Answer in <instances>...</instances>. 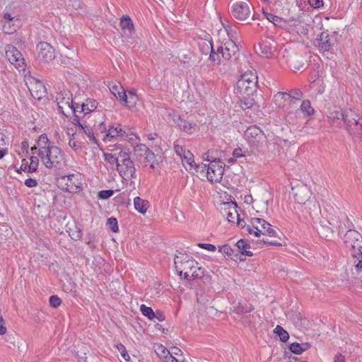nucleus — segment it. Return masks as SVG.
Wrapping results in <instances>:
<instances>
[{"label": "nucleus", "mask_w": 362, "mask_h": 362, "mask_svg": "<svg viewBox=\"0 0 362 362\" xmlns=\"http://www.w3.org/2000/svg\"><path fill=\"white\" fill-rule=\"evenodd\" d=\"M56 102L59 112L65 117L74 115L73 124L78 126V133L85 134L90 140V127L86 125L80 116L77 115L78 106H75L72 98V93L69 90L64 89L57 93Z\"/></svg>", "instance_id": "1"}, {"label": "nucleus", "mask_w": 362, "mask_h": 362, "mask_svg": "<svg viewBox=\"0 0 362 362\" xmlns=\"http://www.w3.org/2000/svg\"><path fill=\"white\" fill-rule=\"evenodd\" d=\"M174 263L177 274L187 281L199 279L204 276V269L192 257L179 252L175 255Z\"/></svg>", "instance_id": "2"}, {"label": "nucleus", "mask_w": 362, "mask_h": 362, "mask_svg": "<svg viewBox=\"0 0 362 362\" xmlns=\"http://www.w3.org/2000/svg\"><path fill=\"white\" fill-rule=\"evenodd\" d=\"M117 170L122 179L127 181L136 177L135 165L130 158L129 149L122 148Z\"/></svg>", "instance_id": "3"}, {"label": "nucleus", "mask_w": 362, "mask_h": 362, "mask_svg": "<svg viewBox=\"0 0 362 362\" xmlns=\"http://www.w3.org/2000/svg\"><path fill=\"white\" fill-rule=\"evenodd\" d=\"M342 119L350 134L362 137V117L354 110H344Z\"/></svg>", "instance_id": "4"}, {"label": "nucleus", "mask_w": 362, "mask_h": 362, "mask_svg": "<svg viewBox=\"0 0 362 362\" xmlns=\"http://www.w3.org/2000/svg\"><path fill=\"white\" fill-rule=\"evenodd\" d=\"M344 243L346 249L349 250L351 258H359L362 253V235L354 228L346 230L344 235Z\"/></svg>", "instance_id": "5"}, {"label": "nucleus", "mask_w": 362, "mask_h": 362, "mask_svg": "<svg viewBox=\"0 0 362 362\" xmlns=\"http://www.w3.org/2000/svg\"><path fill=\"white\" fill-rule=\"evenodd\" d=\"M340 222L336 215L329 213L327 218H320L318 223L316 224V230L320 237L329 239L334 236L335 233L334 228Z\"/></svg>", "instance_id": "6"}, {"label": "nucleus", "mask_w": 362, "mask_h": 362, "mask_svg": "<svg viewBox=\"0 0 362 362\" xmlns=\"http://www.w3.org/2000/svg\"><path fill=\"white\" fill-rule=\"evenodd\" d=\"M257 76L252 72H245L236 83L237 92L243 95H252L257 90Z\"/></svg>", "instance_id": "7"}, {"label": "nucleus", "mask_w": 362, "mask_h": 362, "mask_svg": "<svg viewBox=\"0 0 362 362\" xmlns=\"http://www.w3.org/2000/svg\"><path fill=\"white\" fill-rule=\"evenodd\" d=\"M47 168H61L64 163V154L60 148L54 146L40 157Z\"/></svg>", "instance_id": "8"}, {"label": "nucleus", "mask_w": 362, "mask_h": 362, "mask_svg": "<svg viewBox=\"0 0 362 362\" xmlns=\"http://www.w3.org/2000/svg\"><path fill=\"white\" fill-rule=\"evenodd\" d=\"M226 164L220 159L211 160V163L204 164L201 166L203 169L207 167L206 176L209 181L211 182H219L223 177Z\"/></svg>", "instance_id": "9"}, {"label": "nucleus", "mask_w": 362, "mask_h": 362, "mask_svg": "<svg viewBox=\"0 0 362 362\" xmlns=\"http://www.w3.org/2000/svg\"><path fill=\"white\" fill-rule=\"evenodd\" d=\"M245 137L250 146L259 148L263 146L267 138L263 131L257 125H251L245 132Z\"/></svg>", "instance_id": "10"}, {"label": "nucleus", "mask_w": 362, "mask_h": 362, "mask_svg": "<svg viewBox=\"0 0 362 362\" xmlns=\"http://www.w3.org/2000/svg\"><path fill=\"white\" fill-rule=\"evenodd\" d=\"M230 12L233 18L244 21L251 14L250 4L247 1H237L232 4Z\"/></svg>", "instance_id": "11"}, {"label": "nucleus", "mask_w": 362, "mask_h": 362, "mask_svg": "<svg viewBox=\"0 0 362 362\" xmlns=\"http://www.w3.org/2000/svg\"><path fill=\"white\" fill-rule=\"evenodd\" d=\"M58 187L71 193H76L80 188L78 176L71 174L62 176L57 180Z\"/></svg>", "instance_id": "12"}, {"label": "nucleus", "mask_w": 362, "mask_h": 362, "mask_svg": "<svg viewBox=\"0 0 362 362\" xmlns=\"http://www.w3.org/2000/svg\"><path fill=\"white\" fill-rule=\"evenodd\" d=\"M6 57L17 69L23 68L24 59L20 51L14 46L8 45L5 47Z\"/></svg>", "instance_id": "13"}, {"label": "nucleus", "mask_w": 362, "mask_h": 362, "mask_svg": "<svg viewBox=\"0 0 362 362\" xmlns=\"http://www.w3.org/2000/svg\"><path fill=\"white\" fill-rule=\"evenodd\" d=\"M37 57L39 60L49 62L54 59V49L52 46L46 42H40L37 45Z\"/></svg>", "instance_id": "14"}, {"label": "nucleus", "mask_w": 362, "mask_h": 362, "mask_svg": "<svg viewBox=\"0 0 362 362\" xmlns=\"http://www.w3.org/2000/svg\"><path fill=\"white\" fill-rule=\"evenodd\" d=\"M274 42V41L272 38H267L262 40L257 46L255 47V52L262 57H272L275 51Z\"/></svg>", "instance_id": "15"}, {"label": "nucleus", "mask_w": 362, "mask_h": 362, "mask_svg": "<svg viewBox=\"0 0 362 362\" xmlns=\"http://www.w3.org/2000/svg\"><path fill=\"white\" fill-rule=\"evenodd\" d=\"M293 194L296 202L305 204L310 200L311 192L305 185H297L292 187Z\"/></svg>", "instance_id": "16"}, {"label": "nucleus", "mask_w": 362, "mask_h": 362, "mask_svg": "<svg viewBox=\"0 0 362 362\" xmlns=\"http://www.w3.org/2000/svg\"><path fill=\"white\" fill-rule=\"evenodd\" d=\"M237 207L238 206L235 202H224L222 204L221 208V214L226 217L229 223H235L240 216Z\"/></svg>", "instance_id": "17"}, {"label": "nucleus", "mask_w": 362, "mask_h": 362, "mask_svg": "<svg viewBox=\"0 0 362 362\" xmlns=\"http://www.w3.org/2000/svg\"><path fill=\"white\" fill-rule=\"evenodd\" d=\"M54 146L51 144L50 141L49 140L47 134H41L37 141V146H34L31 148V151L34 154L36 153L37 150V155L39 157L43 156L49 149L53 148Z\"/></svg>", "instance_id": "18"}, {"label": "nucleus", "mask_w": 362, "mask_h": 362, "mask_svg": "<svg viewBox=\"0 0 362 362\" xmlns=\"http://www.w3.org/2000/svg\"><path fill=\"white\" fill-rule=\"evenodd\" d=\"M334 215H336L337 218L340 220V222L338 223L334 228L338 235H340L344 230H352L354 227L352 222L349 220L348 217L344 214L337 210L334 211Z\"/></svg>", "instance_id": "19"}, {"label": "nucleus", "mask_w": 362, "mask_h": 362, "mask_svg": "<svg viewBox=\"0 0 362 362\" xmlns=\"http://www.w3.org/2000/svg\"><path fill=\"white\" fill-rule=\"evenodd\" d=\"M332 37L327 33L322 32L317 37L315 45L321 52L329 51L334 45Z\"/></svg>", "instance_id": "20"}, {"label": "nucleus", "mask_w": 362, "mask_h": 362, "mask_svg": "<svg viewBox=\"0 0 362 362\" xmlns=\"http://www.w3.org/2000/svg\"><path fill=\"white\" fill-rule=\"evenodd\" d=\"M126 135V132L120 127V124H118L115 127H110L107 129V132L103 135V140L104 141H112L119 137H123Z\"/></svg>", "instance_id": "21"}, {"label": "nucleus", "mask_w": 362, "mask_h": 362, "mask_svg": "<svg viewBox=\"0 0 362 362\" xmlns=\"http://www.w3.org/2000/svg\"><path fill=\"white\" fill-rule=\"evenodd\" d=\"M358 254L359 258L354 257L350 259V264L352 266L351 272L353 278L362 281V253Z\"/></svg>", "instance_id": "22"}, {"label": "nucleus", "mask_w": 362, "mask_h": 362, "mask_svg": "<svg viewBox=\"0 0 362 362\" xmlns=\"http://www.w3.org/2000/svg\"><path fill=\"white\" fill-rule=\"evenodd\" d=\"M251 225L255 235L259 237L261 234H263L264 230H266L268 226H270V223L263 218H252L251 219Z\"/></svg>", "instance_id": "23"}, {"label": "nucleus", "mask_w": 362, "mask_h": 362, "mask_svg": "<svg viewBox=\"0 0 362 362\" xmlns=\"http://www.w3.org/2000/svg\"><path fill=\"white\" fill-rule=\"evenodd\" d=\"M110 92L120 101L127 102V93L120 83H110L108 85Z\"/></svg>", "instance_id": "24"}, {"label": "nucleus", "mask_w": 362, "mask_h": 362, "mask_svg": "<svg viewBox=\"0 0 362 362\" xmlns=\"http://www.w3.org/2000/svg\"><path fill=\"white\" fill-rule=\"evenodd\" d=\"M304 211L306 214H308L310 218L314 221L320 214V206L316 201L310 200L305 204Z\"/></svg>", "instance_id": "25"}, {"label": "nucleus", "mask_w": 362, "mask_h": 362, "mask_svg": "<svg viewBox=\"0 0 362 362\" xmlns=\"http://www.w3.org/2000/svg\"><path fill=\"white\" fill-rule=\"evenodd\" d=\"M95 115H98V121L95 119V123H98V126H95V134L96 136L99 137L105 134L107 132L106 125L105 124V114L104 112H95Z\"/></svg>", "instance_id": "26"}, {"label": "nucleus", "mask_w": 362, "mask_h": 362, "mask_svg": "<svg viewBox=\"0 0 362 362\" xmlns=\"http://www.w3.org/2000/svg\"><path fill=\"white\" fill-rule=\"evenodd\" d=\"M239 51L236 44L230 40L225 43V50L222 53V58L226 60H230L232 57L235 56Z\"/></svg>", "instance_id": "27"}, {"label": "nucleus", "mask_w": 362, "mask_h": 362, "mask_svg": "<svg viewBox=\"0 0 362 362\" xmlns=\"http://www.w3.org/2000/svg\"><path fill=\"white\" fill-rule=\"evenodd\" d=\"M120 27L127 37H131L134 28L132 19L128 16H123L120 21Z\"/></svg>", "instance_id": "28"}, {"label": "nucleus", "mask_w": 362, "mask_h": 362, "mask_svg": "<svg viewBox=\"0 0 362 362\" xmlns=\"http://www.w3.org/2000/svg\"><path fill=\"white\" fill-rule=\"evenodd\" d=\"M274 99L275 103L279 106H284L286 101H289L291 103H296V98L285 92H278L274 95Z\"/></svg>", "instance_id": "29"}, {"label": "nucleus", "mask_w": 362, "mask_h": 362, "mask_svg": "<svg viewBox=\"0 0 362 362\" xmlns=\"http://www.w3.org/2000/svg\"><path fill=\"white\" fill-rule=\"evenodd\" d=\"M175 123L182 132L189 134L194 132L196 127L195 123L183 119L180 117L175 120Z\"/></svg>", "instance_id": "30"}, {"label": "nucleus", "mask_w": 362, "mask_h": 362, "mask_svg": "<svg viewBox=\"0 0 362 362\" xmlns=\"http://www.w3.org/2000/svg\"><path fill=\"white\" fill-rule=\"evenodd\" d=\"M287 139H284L281 137H276L272 141H269L267 144V148L269 151L273 153L274 155L280 153L281 144L286 143Z\"/></svg>", "instance_id": "31"}, {"label": "nucleus", "mask_w": 362, "mask_h": 362, "mask_svg": "<svg viewBox=\"0 0 362 362\" xmlns=\"http://www.w3.org/2000/svg\"><path fill=\"white\" fill-rule=\"evenodd\" d=\"M344 110L342 111L339 107L334 105L332 107H329L327 112V118L331 124H333L336 119H342Z\"/></svg>", "instance_id": "32"}, {"label": "nucleus", "mask_w": 362, "mask_h": 362, "mask_svg": "<svg viewBox=\"0 0 362 362\" xmlns=\"http://www.w3.org/2000/svg\"><path fill=\"white\" fill-rule=\"evenodd\" d=\"M235 246L238 248V252L241 255L247 257H252L253 255V253L249 250L250 248V244H248L245 240H239L236 243Z\"/></svg>", "instance_id": "33"}, {"label": "nucleus", "mask_w": 362, "mask_h": 362, "mask_svg": "<svg viewBox=\"0 0 362 362\" xmlns=\"http://www.w3.org/2000/svg\"><path fill=\"white\" fill-rule=\"evenodd\" d=\"M264 17L274 25L282 28L286 25V21L269 12L263 11Z\"/></svg>", "instance_id": "34"}, {"label": "nucleus", "mask_w": 362, "mask_h": 362, "mask_svg": "<svg viewBox=\"0 0 362 362\" xmlns=\"http://www.w3.org/2000/svg\"><path fill=\"white\" fill-rule=\"evenodd\" d=\"M121 154L122 149H119V151L117 149L112 150V152L110 153H105V160L111 165L116 164V166L117 167V163H119V159L120 158Z\"/></svg>", "instance_id": "35"}, {"label": "nucleus", "mask_w": 362, "mask_h": 362, "mask_svg": "<svg viewBox=\"0 0 362 362\" xmlns=\"http://www.w3.org/2000/svg\"><path fill=\"white\" fill-rule=\"evenodd\" d=\"M134 205L135 209L138 212L144 214L149 206V202L147 200L140 198L139 197H136L134 199Z\"/></svg>", "instance_id": "36"}, {"label": "nucleus", "mask_w": 362, "mask_h": 362, "mask_svg": "<svg viewBox=\"0 0 362 362\" xmlns=\"http://www.w3.org/2000/svg\"><path fill=\"white\" fill-rule=\"evenodd\" d=\"M182 161L183 165H188L190 168H194L198 171L199 168L201 167L199 165H197L194 163L193 155L189 151H186L185 154L182 156Z\"/></svg>", "instance_id": "37"}, {"label": "nucleus", "mask_w": 362, "mask_h": 362, "mask_svg": "<svg viewBox=\"0 0 362 362\" xmlns=\"http://www.w3.org/2000/svg\"><path fill=\"white\" fill-rule=\"evenodd\" d=\"M154 347L156 354L159 358H162L163 361L165 360L168 356L172 355V354L162 344H156Z\"/></svg>", "instance_id": "38"}, {"label": "nucleus", "mask_w": 362, "mask_h": 362, "mask_svg": "<svg viewBox=\"0 0 362 362\" xmlns=\"http://www.w3.org/2000/svg\"><path fill=\"white\" fill-rule=\"evenodd\" d=\"M33 86H34L31 83L30 86H28L29 90L30 91L31 94L34 97H37L38 98H40L42 97V94L41 93H45V86H44V85L40 81H36V82H35L36 95H34L33 93V92L35 91Z\"/></svg>", "instance_id": "39"}, {"label": "nucleus", "mask_w": 362, "mask_h": 362, "mask_svg": "<svg viewBox=\"0 0 362 362\" xmlns=\"http://www.w3.org/2000/svg\"><path fill=\"white\" fill-rule=\"evenodd\" d=\"M300 108V111L306 116L312 115L315 112L308 100H303Z\"/></svg>", "instance_id": "40"}, {"label": "nucleus", "mask_w": 362, "mask_h": 362, "mask_svg": "<svg viewBox=\"0 0 362 362\" xmlns=\"http://www.w3.org/2000/svg\"><path fill=\"white\" fill-rule=\"evenodd\" d=\"M274 332L276 334L279 338L280 340L283 342H286L289 339V334L281 326L277 325L275 329H274Z\"/></svg>", "instance_id": "41"}, {"label": "nucleus", "mask_w": 362, "mask_h": 362, "mask_svg": "<svg viewBox=\"0 0 362 362\" xmlns=\"http://www.w3.org/2000/svg\"><path fill=\"white\" fill-rule=\"evenodd\" d=\"M138 100V95L135 93L134 91L130 90L128 91V95H127V102L124 103L129 107H134Z\"/></svg>", "instance_id": "42"}, {"label": "nucleus", "mask_w": 362, "mask_h": 362, "mask_svg": "<svg viewBox=\"0 0 362 362\" xmlns=\"http://www.w3.org/2000/svg\"><path fill=\"white\" fill-rule=\"evenodd\" d=\"M199 47L201 52L205 55H207L214 49L212 42L210 41H202L199 43Z\"/></svg>", "instance_id": "43"}, {"label": "nucleus", "mask_w": 362, "mask_h": 362, "mask_svg": "<svg viewBox=\"0 0 362 362\" xmlns=\"http://www.w3.org/2000/svg\"><path fill=\"white\" fill-rule=\"evenodd\" d=\"M75 106H78L77 115L80 116V119L83 120L86 125H88L86 122L83 119V117L89 113L90 110L86 107V105L83 103L82 105L75 104Z\"/></svg>", "instance_id": "44"}, {"label": "nucleus", "mask_w": 362, "mask_h": 362, "mask_svg": "<svg viewBox=\"0 0 362 362\" xmlns=\"http://www.w3.org/2000/svg\"><path fill=\"white\" fill-rule=\"evenodd\" d=\"M93 264L95 265V270H96L97 268H98L99 270L102 269L103 271H106L107 268L109 267L108 264L105 262V259L100 257V256L94 257Z\"/></svg>", "instance_id": "45"}, {"label": "nucleus", "mask_w": 362, "mask_h": 362, "mask_svg": "<svg viewBox=\"0 0 362 362\" xmlns=\"http://www.w3.org/2000/svg\"><path fill=\"white\" fill-rule=\"evenodd\" d=\"M140 310L141 313L147 317L149 320L154 319L156 313L151 307H148L144 304L140 306Z\"/></svg>", "instance_id": "46"}, {"label": "nucleus", "mask_w": 362, "mask_h": 362, "mask_svg": "<svg viewBox=\"0 0 362 362\" xmlns=\"http://www.w3.org/2000/svg\"><path fill=\"white\" fill-rule=\"evenodd\" d=\"M253 310V307L251 305H243L241 303H238V305L235 308L234 311L238 314H244L250 313Z\"/></svg>", "instance_id": "47"}, {"label": "nucleus", "mask_w": 362, "mask_h": 362, "mask_svg": "<svg viewBox=\"0 0 362 362\" xmlns=\"http://www.w3.org/2000/svg\"><path fill=\"white\" fill-rule=\"evenodd\" d=\"M30 163L29 166H28V172L29 173H33L35 172L37 169V166L39 164V160L38 158L34 156H30Z\"/></svg>", "instance_id": "48"}, {"label": "nucleus", "mask_w": 362, "mask_h": 362, "mask_svg": "<svg viewBox=\"0 0 362 362\" xmlns=\"http://www.w3.org/2000/svg\"><path fill=\"white\" fill-rule=\"evenodd\" d=\"M219 252L223 253V255H227L228 257L233 259V255L235 252L233 249L228 245H223L219 247Z\"/></svg>", "instance_id": "49"}, {"label": "nucleus", "mask_w": 362, "mask_h": 362, "mask_svg": "<svg viewBox=\"0 0 362 362\" xmlns=\"http://www.w3.org/2000/svg\"><path fill=\"white\" fill-rule=\"evenodd\" d=\"M107 226L114 233H117L119 230L117 221L115 218L111 217L107 221Z\"/></svg>", "instance_id": "50"}, {"label": "nucleus", "mask_w": 362, "mask_h": 362, "mask_svg": "<svg viewBox=\"0 0 362 362\" xmlns=\"http://www.w3.org/2000/svg\"><path fill=\"white\" fill-rule=\"evenodd\" d=\"M144 160L146 163L150 164V167L153 169L154 168V163L156 160L155 154L151 150L144 156Z\"/></svg>", "instance_id": "51"}, {"label": "nucleus", "mask_w": 362, "mask_h": 362, "mask_svg": "<svg viewBox=\"0 0 362 362\" xmlns=\"http://www.w3.org/2000/svg\"><path fill=\"white\" fill-rule=\"evenodd\" d=\"M237 223V225L243 228H245V230L249 233V234H252L253 233V229L252 228V225H246V223L245 221H244V219H241L240 217L239 216L238 218V219L235 221V222Z\"/></svg>", "instance_id": "52"}, {"label": "nucleus", "mask_w": 362, "mask_h": 362, "mask_svg": "<svg viewBox=\"0 0 362 362\" xmlns=\"http://www.w3.org/2000/svg\"><path fill=\"white\" fill-rule=\"evenodd\" d=\"M114 194L112 189L101 190L98 193V197L100 199H107L112 197Z\"/></svg>", "instance_id": "53"}, {"label": "nucleus", "mask_w": 362, "mask_h": 362, "mask_svg": "<svg viewBox=\"0 0 362 362\" xmlns=\"http://www.w3.org/2000/svg\"><path fill=\"white\" fill-rule=\"evenodd\" d=\"M246 95H243V100H241L243 109H247L251 107L254 105V100L250 98H246Z\"/></svg>", "instance_id": "54"}, {"label": "nucleus", "mask_w": 362, "mask_h": 362, "mask_svg": "<svg viewBox=\"0 0 362 362\" xmlns=\"http://www.w3.org/2000/svg\"><path fill=\"white\" fill-rule=\"evenodd\" d=\"M289 349L291 352L296 354H302V347L300 346V344L297 342H293L290 344Z\"/></svg>", "instance_id": "55"}, {"label": "nucleus", "mask_w": 362, "mask_h": 362, "mask_svg": "<svg viewBox=\"0 0 362 362\" xmlns=\"http://www.w3.org/2000/svg\"><path fill=\"white\" fill-rule=\"evenodd\" d=\"M150 149L144 144H139L135 147V151L139 153L140 156H144Z\"/></svg>", "instance_id": "56"}, {"label": "nucleus", "mask_w": 362, "mask_h": 362, "mask_svg": "<svg viewBox=\"0 0 362 362\" xmlns=\"http://www.w3.org/2000/svg\"><path fill=\"white\" fill-rule=\"evenodd\" d=\"M209 59L213 62H216L217 64H219L221 62V57L218 53H216L214 49H211L209 52Z\"/></svg>", "instance_id": "57"}, {"label": "nucleus", "mask_w": 362, "mask_h": 362, "mask_svg": "<svg viewBox=\"0 0 362 362\" xmlns=\"http://www.w3.org/2000/svg\"><path fill=\"white\" fill-rule=\"evenodd\" d=\"M62 303L61 299L57 296H52L49 298V304L53 308H57Z\"/></svg>", "instance_id": "58"}, {"label": "nucleus", "mask_w": 362, "mask_h": 362, "mask_svg": "<svg viewBox=\"0 0 362 362\" xmlns=\"http://www.w3.org/2000/svg\"><path fill=\"white\" fill-rule=\"evenodd\" d=\"M263 235H268L269 237H276L277 233L276 231L272 227V225L268 226V227L266 228L265 230H264V233L262 234Z\"/></svg>", "instance_id": "59"}, {"label": "nucleus", "mask_w": 362, "mask_h": 362, "mask_svg": "<svg viewBox=\"0 0 362 362\" xmlns=\"http://www.w3.org/2000/svg\"><path fill=\"white\" fill-rule=\"evenodd\" d=\"M174 149L175 153L177 154V156H180V158H182V156L185 154L186 151H188V150H186L182 146L177 144L175 145Z\"/></svg>", "instance_id": "60"}, {"label": "nucleus", "mask_w": 362, "mask_h": 362, "mask_svg": "<svg viewBox=\"0 0 362 362\" xmlns=\"http://www.w3.org/2000/svg\"><path fill=\"white\" fill-rule=\"evenodd\" d=\"M117 349L121 352V354H122V356L123 357V358L125 361H129L130 357H129V354H127V352L125 351V347L122 344H119L117 346Z\"/></svg>", "instance_id": "61"}, {"label": "nucleus", "mask_w": 362, "mask_h": 362, "mask_svg": "<svg viewBox=\"0 0 362 362\" xmlns=\"http://www.w3.org/2000/svg\"><path fill=\"white\" fill-rule=\"evenodd\" d=\"M198 247L209 251L214 252L216 250L215 245L209 243H198Z\"/></svg>", "instance_id": "62"}, {"label": "nucleus", "mask_w": 362, "mask_h": 362, "mask_svg": "<svg viewBox=\"0 0 362 362\" xmlns=\"http://www.w3.org/2000/svg\"><path fill=\"white\" fill-rule=\"evenodd\" d=\"M310 6L315 8H319L323 6L322 0H308Z\"/></svg>", "instance_id": "63"}, {"label": "nucleus", "mask_w": 362, "mask_h": 362, "mask_svg": "<svg viewBox=\"0 0 362 362\" xmlns=\"http://www.w3.org/2000/svg\"><path fill=\"white\" fill-rule=\"evenodd\" d=\"M25 185L28 187H34L37 185V182L35 179L30 177L25 180Z\"/></svg>", "instance_id": "64"}]
</instances>
